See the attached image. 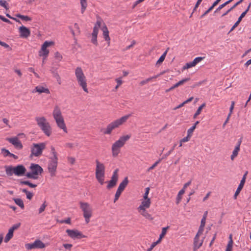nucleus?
Wrapping results in <instances>:
<instances>
[{
    "label": "nucleus",
    "mask_w": 251,
    "mask_h": 251,
    "mask_svg": "<svg viewBox=\"0 0 251 251\" xmlns=\"http://www.w3.org/2000/svg\"><path fill=\"white\" fill-rule=\"evenodd\" d=\"M46 148L45 143H40L38 144H33L32 147L31 149V153L30 157L32 156H40L43 152V151Z\"/></svg>",
    "instance_id": "nucleus-8"
},
{
    "label": "nucleus",
    "mask_w": 251,
    "mask_h": 251,
    "mask_svg": "<svg viewBox=\"0 0 251 251\" xmlns=\"http://www.w3.org/2000/svg\"><path fill=\"white\" fill-rule=\"evenodd\" d=\"M131 137V134H127L120 137L118 140L116 141L112 146V155L114 157L117 156L120 151V148L123 147L126 142Z\"/></svg>",
    "instance_id": "nucleus-4"
},
{
    "label": "nucleus",
    "mask_w": 251,
    "mask_h": 251,
    "mask_svg": "<svg viewBox=\"0 0 251 251\" xmlns=\"http://www.w3.org/2000/svg\"><path fill=\"white\" fill-rule=\"evenodd\" d=\"M151 203L150 199H144L141 202V205L138 208V210H144L149 208Z\"/></svg>",
    "instance_id": "nucleus-19"
},
{
    "label": "nucleus",
    "mask_w": 251,
    "mask_h": 251,
    "mask_svg": "<svg viewBox=\"0 0 251 251\" xmlns=\"http://www.w3.org/2000/svg\"><path fill=\"white\" fill-rule=\"evenodd\" d=\"M169 50V48H168L162 54V55L160 57L159 59L156 62V65L161 64L164 60L166 54L167 53L168 50Z\"/></svg>",
    "instance_id": "nucleus-31"
},
{
    "label": "nucleus",
    "mask_w": 251,
    "mask_h": 251,
    "mask_svg": "<svg viewBox=\"0 0 251 251\" xmlns=\"http://www.w3.org/2000/svg\"><path fill=\"white\" fill-rule=\"evenodd\" d=\"M244 184H245V183H244L243 182L240 181V183L239 185H238V187L233 196V198L234 200H236L237 199V196L239 194V193H240V191L243 189Z\"/></svg>",
    "instance_id": "nucleus-27"
},
{
    "label": "nucleus",
    "mask_w": 251,
    "mask_h": 251,
    "mask_svg": "<svg viewBox=\"0 0 251 251\" xmlns=\"http://www.w3.org/2000/svg\"><path fill=\"white\" fill-rule=\"evenodd\" d=\"M104 176L105 172H96V178L100 185H103L104 183Z\"/></svg>",
    "instance_id": "nucleus-21"
},
{
    "label": "nucleus",
    "mask_w": 251,
    "mask_h": 251,
    "mask_svg": "<svg viewBox=\"0 0 251 251\" xmlns=\"http://www.w3.org/2000/svg\"><path fill=\"white\" fill-rule=\"evenodd\" d=\"M16 16L18 18L21 19L22 20H25V21H31V18L28 16H25L21 15L20 14H17L16 15Z\"/></svg>",
    "instance_id": "nucleus-36"
},
{
    "label": "nucleus",
    "mask_w": 251,
    "mask_h": 251,
    "mask_svg": "<svg viewBox=\"0 0 251 251\" xmlns=\"http://www.w3.org/2000/svg\"><path fill=\"white\" fill-rule=\"evenodd\" d=\"M13 200L15 203L20 206L22 209H24L25 208L24 202L22 199L19 198H14Z\"/></svg>",
    "instance_id": "nucleus-30"
},
{
    "label": "nucleus",
    "mask_w": 251,
    "mask_h": 251,
    "mask_svg": "<svg viewBox=\"0 0 251 251\" xmlns=\"http://www.w3.org/2000/svg\"><path fill=\"white\" fill-rule=\"evenodd\" d=\"M203 230H204V227H201V226H200L199 228V230H198V232H197V233L196 234L197 237L198 236H200V235H201L202 233V232L203 231Z\"/></svg>",
    "instance_id": "nucleus-58"
},
{
    "label": "nucleus",
    "mask_w": 251,
    "mask_h": 251,
    "mask_svg": "<svg viewBox=\"0 0 251 251\" xmlns=\"http://www.w3.org/2000/svg\"><path fill=\"white\" fill-rule=\"evenodd\" d=\"M81 5V13L83 14L87 7V0H80Z\"/></svg>",
    "instance_id": "nucleus-29"
},
{
    "label": "nucleus",
    "mask_w": 251,
    "mask_h": 251,
    "mask_svg": "<svg viewBox=\"0 0 251 251\" xmlns=\"http://www.w3.org/2000/svg\"><path fill=\"white\" fill-rule=\"evenodd\" d=\"M1 153L3 154V155L4 157L9 156L11 153L8 150H7L5 148L1 149Z\"/></svg>",
    "instance_id": "nucleus-42"
},
{
    "label": "nucleus",
    "mask_w": 251,
    "mask_h": 251,
    "mask_svg": "<svg viewBox=\"0 0 251 251\" xmlns=\"http://www.w3.org/2000/svg\"><path fill=\"white\" fill-rule=\"evenodd\" d=\"M204 58V57H197L194 59L193 62L196 65L199 62L202 60Z\"/></svg>",
    "instance_id": "nucleus-51"
},
{
    "label": "nucleus",
    "mask_w": 251,
    "mask_h": 251,
    "mask_svg": "<svg viewBox=\"0 0 251 251\" xmlns=\"http://www.w3.org/2000/svg\"><path fill=\"white\" fill-rule=\"evenodd\" d=\"M35 249H43L45 247V244L40 240H36L34 242Z\"/></svg>",
    "instance_id": "nucleus-28"
},
{
    "label": "nucleus",
    "mask_w": 251,
    "mask_h": 251,
    "mask_svg": "<svg viewBox=\"0 0 251 251\" xmlns=\"http://www.w3.org/2000/svg\"><path fill=\"white\" fill-rule=\"evenodd\" d=\"M47 205L46 204V201H44L43 204L41 206L40 208L39 209V213L40 214L42 213L45 210Z\"/></svg>",
    "instance_id": "nucleus-53"
},
{
    "label": "nucleus",
    "mask_w": 251,
    "mask_h": 251,
    "mask_svg": "<svg viewBox=\"0 0 251 251\" xmlns=\"http://www.w3.org/2000/svg\"><path fill=\"white\" fill-rule=\"evenodd\" d=\"M130 116V114L126 115L111 122L107 126L106 128L101 129V131H102L104 134H110L113 130L125 123Z\"/></svg>",
    "instance_id": "nucleus-2"
},
{
    "label": "nucleus",
    "mask_w": 251,
    "mask_h": 251,
    "mask_svg": "<svg viewBox=\"0 0 251 251\" xmlns=\"http://www.w3.org/2000/svg\"><path fill=\"white\" fill-rule=\"evenodd\" d=\"M205 103H203L199 107V108H198L197 110L196 111V113L194 115L193 118L194 119L196 118L199 114H200L202 109L204 108L205 106Z\"/></svg>",
    "instance_id": "nucleus-34"
},
{
    "label": "nucleus",
    "mask_w": 251,
    "mask_h": 251,
    "mask_svg": "<svg viewBox=\"0 0 251 251\" xmlns=\"http://www.w3.org/2000/svg\"><path fill=\"white\" fill-rule=\"evenodd\" d=\"M51 156L49 158L50 160L48 165V169L49 172L50 173V176H55L58 164V158L57 153L53 146L51 147Z\"/></svg>",
    "instance_id": "nucleus-1"
},
{
    "label": "nucleus",
    "mask_w": 251,
    "mask_h": 251,
    "mask_svg": "<svg viewBox=\"0 0 251 251\" xmlns=\"http://www.w3.org/2000/svg\"><path fill=\"white\" fill-rule=\"evenodd\" d=\"M238 153H237L236 151H234L232 152V154H231L230 156V158L231 160H233L234 158L238 155Z\"/></svg>",
    "instance_id": "nucleus-63"
},
{
    "label": "nucleus",
    "mask_w": 251,
    "mask_h": 251,
    "mask_svg": "<svg viewBox=\"0 0 251 251\" xmlns=\"http://www.w3.org/2000/svg\"><path fill=\"white\" fill-rule=\"evenodd\" d=\"M29 168L31 170V172H28L25 175V176L28 178L37 179V176L41 175L43 172V168L37 164L31 163Z\"/></svg>",
    "instance_id": "nucleus-6"
},
{
    "label": "nucleus",
    "mask_w": 251,
    "mask_h": 251,
    "mask_svg": "<svg viewBox=\"0 0 251 251\" xmlns=\"http://www.w3.org/2000/svg\"><path fill=\"white\" fill-rule=\"evenodd\" d=\"M202 0H197V2L195 5V7L193 10V12L190 16V17H192L193 13L197 10V9L198 8V7H199V6L201 4V2Z\"/></svg>",
    "instance_id": "nucleus-47"
},
{
    "label": "nucleus",
    "mask_w": 251,
    "mask_h": 251,
    "mask_svg": "<svg viewBox=\"0 0 251 251\" xmlns=\"http://www.w3.org/2000/svg\"><path fill=\"white\" fill-rule=\"evenodd\" d=\"M185 193V190H181L179 191V192H178V194H177V197H176V203L177 204H178L181 199H182V197L181 196Z\"/></svg>",
    "instance_id": "nucleus-33"
},
{
    "label": "nucleus",
    "mask_w": 251,
    "mask_h": 251,
    "mask_svg": "<svg viewBox=\"0 0 251 251\" xmlns=\"http://www.w3.org/2000/svg\"><path fill=\"white\" fill-rule=\"evenodd\" d=\"M6 174L8 176H12L13 174L17 176H25L26 169L25 167L22 164L18 165L15 167L12 166H5Z\"/></svg>",
    "instance_id": "nucleus-3"
},
{
    "label": "nucleus",
    "mask_w": 251,
    "mask_h": 251,
    "mask_svg": "<svg viewBox=\"0 0 251 251\" xmlns=\"http://www.w3.org/2000/svg\"><path fill=\"white\" fill-rule=\"evenodd\" d=\"M164 73H165V72L163 71V72H161L160 74H159L156 75L148 78L147 79H146V81L148 83V82L150 81L152 79H155V78H157L158 77H159V76L163 75L164 74Z\"/></svg>",
    "instance_id": "nucleus-41"
},
{
    "label": "nucleus",
    "mask_w": 251,
    "mask_h": 251,
    "mask_svg": "<svg viewBox=\"0 0 251 251\" xmlns=\"http://www.w3.org/2000/svg\"><path fill=\"white\" fill-rule=\"evenodd\" d=\"M169 228V226H167L165 227H163L162 229L161 233L160 234L159 237L160 238H162L166 234L167 230Z\"/></svg>",
    "instance_id": "nucleus-45"
},
{
    "label": "nucleus",
    "mask_w": 251,
    "mask_h": 251,
    "mask_svg": "<svg viewBox=\"0 0 251 251\" xmlns=\"http://www.w3.org/2000/svg\"><path fill=\"white\" fill-rule=\"evenodd\" d=\"M26 198L29 200H31L33 196V194L30 192H28L27 193V194H26Z\"/></svg>",
    "instance_id": "nucleus-61"
},
{
    "label": "nucleus",
    "mask_w": 251,
    "mask_h": 251,
    "mask_svg": "<svg viewBox=\"0 0 251 251\" xmlns=\"http://www.w3.org/2000/svg\"><path fill=\"white\" fill-rule=\"evenodd\" d=\"M233 245V241H229L226 251H231Z\"/></svg>",
    "instance_id": "nucleus-48"
},
{
    "label": "nucleus",
    "mask_w": 251,
    "mask_h": 251,
    "mask_svg": "<svg viewBox=\"0 0 251 251\" xmlns=\"http://www.w3.org/2000/svg\"><path fill=\"white\" fill-rule=\"evenodd\" d=\"M91 42L95 45L96 46L98 45V41H97V36H92Z\"/></svg>",
    "instance_id": "nucleus-57"
},
{
    "label": "nucleus",
    "mask_w": 251,
    "mask_h": 251,
    "mask_svg": "<svg viewBox=\"0 0 251 251\" xmlns=\"http://www.w3.org/2000/svg\"><path fill=\"white\" fill-rule=\"evenodd\" d=\"M226 5L224 3L222 4H221L220 5H219V6L216 9V10L215 11V13H216V12H218V11H219L220 10H221L223 8H224L225 6H226Z\"/></svg>",
    "instance_id": "nucleus-62"
},
{
    "label": "nucleus",
    "mask_w": 251,
    "mask_h": 251,
    "mask_svg": "<svg viewBox=\"0 0 251 251\" xmlns=\"http://www.w3.org/2000/svg\"><path fill=\"white\" fill-rule=\"evenodd\" d=\"M203 240L199 242V236L197 238V235H196L194 239V251H196L199 249L201 246Z\"/></svg>",
    "instance_id": "nucleus-23"
},
{
    "label": "nucleus",
    "mask_w": 251,
    "mask_h": 251,
    "mask_svg": "<svg viewBox=\"0 0 251 251\" xmlns=\"http://www.w3.org/2000/svg\"><path fill=\"white\" fill-rule=\"evenodd\" d=\"M128 183V180L127 177H126L120 183L118 188V190L123 192L125 188L126 187Z\"/></svg>",
    "instance_id": "nucleus-26"
},
{
    "label": "nucleus",
    "mask_w": 251,
    "mask_h": 251,
    "mask_svg": "<svg viewBox=\"0 0 251 251\" xmlns=\"http://www.w3.org/2000/svg\"><path fill=\"white\" fill-rule=\"evenodd\" d=\"M118 171L119 170L117 169L114 171L110 180L108 182V183L106 186L107 189H111L116 185L118 180Z\"/></svg>",
    "instance_id": "nucleus-10"
},
{
    "label": "nucleus",
    "mask_w": 251,
    "mask_h": 251,
    "mask_svg": "<svg viewBox=\"0 0 251 251\" xmlns=\"http://www.w3.org/2000/svg\"><path fill=\"white\" fill-rule=\"evenodd\" d=\"M6 140L9 141L11 144L13 145L15 148L21 149L23 148V145L21 141L19 140L18 138L15 137L14 138H8Z\"/></svg>",
    "instance_id": "nucleus-12"
},
{
    "label": "nucleus",
    "mask_w": 251,
    "mask_h": 251,
    "mask_svg": "<svg viewBox=\"0 0 251 251\" xmlns=\"http://www.w3.org/2000/svg\"><path fill=\"white\" fill-rule=\"evenodd\" d=\"M139 211H141V214L147 219H152L151 218V215L148 212V211L144 209V210H138Z\"/></svg>",
    "instance_id": "nucleus-37"
},
{
    "label": "nucleus",
    "mask_w": 251,
    "mask_h": 251,
    "mask_svg": "<svg viewBox=\"0 0 251 251\" xmlns=\"http://www.w3.org/2000/svg\"><path fill=\"white\" fill-rule=\"evenodd\" d=\"M37 125L40 127L46 135L50 136L51 133V128L49 122L44 117H36Z\"/></svg>",
    "instance_id": "nucleus-5"
},
{
    "label": "nucleus",
    "mask_w": 251,
    "mask_h": 251,
    "mask_svg": "<svg viewBox=\"0 0 251 251\" xmlns=\"http://www.w3.org/2000/svg\"><path fill=\"white\" fill-rule=\"evenodd\" d=\"M213 8L211 6L201 16V18H202L204 17L206 15H207L209 12H210Z\"/></svg>",
    "instance_id": "nucleus-56"
},
{
    "label": "nucleus",
    "mask_w": 251,
    "mask_h": 251,
    "mask_svg": "<svg viewBox=\"0 0 251 251\" xmlns=\"http://www.w3.org/2000/svg\"><path fill=\"white\" fill-rule=\"evenodd\" d=\"M20 183L21 184H24V185H28V186H29L31 188H35L37 186V185L34 184L27 180H25V181L21 180V181H20Z\"/></svg>",
    "instance_id": "nucleus-35"
},
{
    "label": "nucleus",
    "mask_w": 251,
    "mask_h": 251,
    "mask_svg": "<svg viewBox=\"0 0 251 251\" xmlns=\"http://www.w3.org/2000/svg\"><path fill=\"white\" fill-rule=\"evenodd\" d=\"M196 65L194 63V62L193 61L192 62H188V63H187L185 65H184L182 69L183 70H186V69H188L189 68H190L191 67H194Z\"/></svg>",
    "instance_id": "nucleus-38"
},
{
    "label": "nucleus",
    "mask_w": 251,
    "mask_h": 251,
    "mask_svg": "<svg viewBox=\"0 0 251 251\" xmlns=\"http://www.w3.org/2000/svg\"><path fill=\"white\" fill-rule=\"evenodd\" d=\"M101 30L103 32V38L104 40L107 42L108 46H109L110 43V38L109 36V31L108 28L104 23H103V26L102 27Z\"/></svg>",
    "instance_id": "nucleus-14"
},
{
    "label": "nucleus",
    "mask_w": 251,
    "mask_h": 251,
    "mask_svg": "<svg viewBox=\"0 0 251 251\" xmlns=\"http://www.w3.org/2000/svg\"><path fill=\"white\" fill-rule=\"evenodd\" d=\"M80 207L83 211V215L86 223L90 222V219L92 215V209L88 202H79Z\"/></svg>",
    "instance_id": "nucleus-7"
},
{
    "label": "nucleus",
    "mask_w": 251,
    "mask_h": 251,
    "mask_svg": "<svg viewBox=\"0 0 251 251\" xmlns=\"http://www.w3.org/2000/svg\"><path fill=\"white\" fill-rule=\"evenodd\" d=\"M122 193V191H121L118 189L117 190V191H116L115 195V198L114 199V202H115L119 199Z\"/></svg>",
    "instance_id": "nucleus-44"
},
{
    "label": "nucleus",
    "mask_w": 251,
    "mask_h": 251,
    "mask_svg": "<svg viewBox=\"0 0 251 251\" xmlns=\"http://www.w3.org/2000/svg\"><path fill=\"white\" fill-rule=\"evenodd\" d=\"M68 160L71 164H74L75 161V158L73 157H69Z\"/></svg>",
    "instance_id": "nucleus-64"
},
{
    "label": "nucleus",
    "mask_w": 251,
    "mask_h": 251,
    "mask_svg": "<svg viewBox=\"0 0 251 251\" xmlns=\"http://www.w3.org/2000/svg\"><path fill=\"white\" fill-rule=\"evenodd\" d=\"M176 144H175L173 147L172 148V149L169 151L168 152H167L166 153L164 154L162 157L161 158L162 160L166 158L168 155H169L174 150L176 146Z\"/></svg>",
    "instance_id": "nucleus-40"
},
{
    "label": "nucleus",
    "mask_w": 251,
    "mask_h": 251,
    "mask_svg": "<svg viewBox=\"0 0 251 251\" xmlns=\"http://www.w3.org/2000/svg\"><path fill=\"white\" fill-rule=\"evenodd\" d=\"M66 232L68 236L72 239H81L86 237V236L83 235L82 233L78 230L68 229L66 230Z\"/></svg>",
    "instance_id": "nucleus-11"
},
{
    "label": "nucleus",
    "mask_w": 251,
    "mask_h": 251,
    "mask_svg": "<svg viewBox=\"0 0 251 251\" xmlns=\"http://www.w3.org/2000/svg\"><path fill=\"white\" fill-rule=\"evenodd\" d=\"M25 248L27 250H32L33 249H35L34 242L32 244H25Z\"/></svg>",
    "instance_id": "nucleus-54"
},
{
    "label": "nucleus",
    "mask_w": 251,
    "mask_h": 251,
    "mask_svg": "<svg viewBox=\"0 0 251 251\" xmlns=\"http://www.w3.org/2000/svg\"><path fill=\"white\" fill-rule=\"evenodd\" d=\"M149 191H150V188L147 187L145 189V192L144 196H143L144 199H149L148 198V195L149 193Z\"/></svg>",
    "instance_id": "nucleus-55"
},
{
    "label": "nucleus",
    "mask_w": 251,
    "mask_h": 251,
    "mask_svg": "<svg viewBox=\"0 0 251 251\" xmlns=\"http://www.w3.org/2000/svg\"><path fill=\"white\" fill-rule=\"evenodd\" d=\"M56 121V123L57 124V126L60 128L63 129V130L67 133V129L66 126V125L64 123V121L63 119V118H61L60 119H57L55 120Z\"/></svg>",
    "instance_id": "nucleus-18"
},
{
    "label": "nucleus",
    "mask_w": 251,
    "mask_h": 251,
    "mask_svg": "<svg viewBox=\"0 0 251 251\" xmlns=\"http://www.w3.org/2000/svg\"><path fill=\"white\" fill-rule=\"evenodd\" d=\"M75 75L76 79L85 77L84 74L83 72L82 69L80 67H77L75 70Z\"/></svg>",
    "instance_id": "nucleus-25"
},
{
    "label": "nucleus",
    "mask_w": 251,
    "mask_h": 251,
    "mask_svg": "<svg viewBox=\"0 0 251 251\" xmlns=\"http://www.w3.org/2000/svg\"><path fill=\"white\" fill-rule=\"evenodd\" d=\"M13 236V232L11 230L9 229L8 233H7L4 242L7 243Z\"/></svg>",
    "instance_id": "nucleus-32"
},
{
    "label": "nucleus",
    "mask_w": 251,
    "mask_h": 251,
    "mask_svg": "<svg viewBox=\"0 0 251 251\" xmlns=\"http://www.w3.org/2000/svg\"><path fill=\"white\" fill-rule=\"evenodd\" d=\"M0 5L5 8L6 10L9 9L8 4L5 0H0Z\"/></svg>",
    "instance_id": "nucleus-46"
},
{
    "label": "nucleus",
    "mask_w": 251,
    "mask_h": 251,
    "mask_svg": "<svg viewBox=\"0 0 251 251\" xmlns=\"http://www.w3.org/2000/svg\"><path fill=\"white\" fill-rule=\"evenodd\" d=\"M53 45H54L53 41H45L42 45L41 50L39 52V56H44V59H45L49 53V50L47 48Z\"/></svg>",
    "instance_id": "nucleus-9"
},
{
    "label": "nucleus",
    "mask_w": 251,
    "mask_h": 251,
    "mask_svg": "<svg viewBox=\"0 0 251 251\" xmlns=\"http://www.w3.org/2000/svg\"><path fill=\"white\" fill-rule=\"evenodd\" d=\"M58 68L57 67L53 66L50 68V71L52 74L53 76L56 79L58 83L60 85L61 83V80L58 73Z\"/></svg>",
    "instance_id": "nucleus-16"
},
{
    "label": "nucleus",
    "mask_w": 251,
    "mask_h": 251,
    "mask_svg": "<svg viewBox=\"0 0 251 251\" xmlns=\"http://www.w3.org/2000/svg\"><path fill=\"white\" fill-rule=\"evenodd\" d=\"M6 16L8 18H9L10 19H13V20H15L16 22H18L19 23H20V24L21 23V22H20V21L19 19H17V18H15L11 17V15H9L8 13H6Z\"/></svg>",
    "instance_id": "nucleus-60"
},
{
    "label": "nucleus",
    "mask_w": 251,
    "mask_h": 251,
    "mask_svg": "<svg viewBox=\"0 0 251 251\" xmlns=\"http://www.w3.org/2000/svg\"><path fill=\"white\" fill-rule=\"evenodd\" d=\"M78 83L81 86L83 90L86 93H88V90L87 88V83L86 77L82 78L77 79Z\"/></svg>",
    "instance_id": "nucleus-20"
},
{
    "label": "nucleus",
    "mask_w": 251,
    "mask_h": 251,
    "mask_svg": "<svg viewBox=\"0 0 251 251\" xmlns=\"http://www.w3.org/2000/svg\"><path fill=\"white\" fill-rule=\"evenodd\" d=\"M21 37L26 38L30 35V30L26 27L22 25L19 28Z\"/></svg>",
    "instance_id": "nucleus-13"
},
{
    "label": "nucleus",
    "mask_w": 251,
    "mask_h": 251,
    "mask_svg": "<svg viewBox=\"0 0 251 251\" xmlns=\"http://www.w3.org/2000/svg\"><path fill=\"white\" fill-rule=\"evenodd\" d=\"M195 128H196L195 126H193L190 128H189L187 130V135H188V136H191L194 130L195 129Z\"/></svg>",
    "instance_id": "nucleus-52"
},
{
    "label": "nucleus",
    "mask_w": 251,
    "mask_h": 251,
    "mask_svg": "<svg viewBox=\"0 0 251 251\" xmlns=\"http://www.w3.org/2000/svg\"><path fill=\"white\" fill-rule=\"evenodd\" d=\"M161 160H162V159L160 158L159 160H158L157 161H156L148 169V171H150L153 169Z\"/></svg>",
    "instance_id": "nucleus-49"
},
{
    "label": "nucleus",
    "mask_w": 251,
    "mask_h": 251,
    "mask_svg": "<svg viewBox=\"0 0 251 251\" xmlns=\"http://www.w3.org/2000/svg\"><path fill=\"white\" fill-rule=\"evenodd\" d=\"M53 116L55 120L63 118L60 108L56 105L53 111Z\"/></svg>",
    "instance_id": "nucleus-22"
},
{
    "label": "nucleus",
    "mask_w": 251,
    "mask_h": 251,
    "mask_svg": "<svg viewBox=\"0 0 251 251\" xmlns=\"http://www.w3.org/2000/svg\"><path fill=\"white\" fill-rule=\"evenodd\" d=\"M98 32H99L98 27H97L96 26H94V27L93 28V32L92 33V36H97Z\"/></svg>",
    "instance_id": "nucleus-50"
},
{
    "label": "nucleus",
    "mask_w": 251,
    "mask_h": 251,
    "mask_svg": "<svg viewBox=\"0 0 251 251\" xmlns=\"http://www.w3.org/2000/svg\"><path fill=\"white\" fill-rule=\"evenodd\" d=\"M0 19L1 20L4 22H5V23H8L10 24H12V23L8 19L5 18V17H4L3 16H1L0 15Z\"/></svg>",
    "instance_id": "nucleus-59"
},
{
    "label": "nucleus",
    "mask_w": 251,
    "mask_h": 251,
    "mask_svg": "<svg viewBox=\"0 0 251 251\" xmlns=\"http://www.w3.org/2000/svg\"><path fill=\"white\" fill-rule=\"evenodd\" d=\"M96 172H105V166L103 163H100L98 160H96Z\"/></svg>",
    "instance_id": "nucleus-24"
},
{
    "label": "nucleus",
    "mask_w": 251,
    "mask_h": 251,
    "mask_svg": "<svg viewBox=\"0 0 251 251\" xmlns=\"http://www.w3.org/2000/svg\"><path fill=\"white\" fill-rule=\"evenodd\" d=\"M190 77H187V78H185L182 79V80L179 81L178 82H177L176 83L174 84L173 86H172L170 88H169L168 89H166L165 90V92L166 93H168V92H170L171 91H172L174 89L178 87L179 86H181V85H183L184 83L188 81L189 80H190Z\"/></svg>",
    "instance_id": "nucleus-15"
},
{
    "label": "nucleus",
    "mask_w": 251,
    "mask_h": 251,
    "mask_svg": "<svg viewBox=\"0 0 251 251\" xmlns=\"http://www.w3.org/2000/svg\"><path fill=\"white\" fill-rule=\"evenodd\" d=\"M240 4L238 2H237L235 4H234L231 8H230L227 11H226L225 13H224L222 17H224L229 12L231 11L233 9H234L237 5Z\"/></svg>",
    "instance_id": "nucleus-39"
},
{
    "label": "nucleus",
    "mask_w": 251,
    "mask_h": 251,
    "mask_svg": "<svg viewBox=\"0 0 251 251\" xmlns=\"http://www.w3.org/2000/svg\"><path fill=\"white\" fill-rule=\"evenodd\" d=\"M21 224L20 223H17L13 225L9 229L14 232L15 230H16L19 228V227L21 226Z\"/></svg>",
    "instance_id": "nucleus-43"
},
{
    "label": "nucleus",
    "mask_w": 251,
    "mask_h": 251,
    "mask_svg": "<svg viewBox=\"0 0 251 251\" xmlns=\"http://www.w3.org/2000/svg\"><path fill=\"white\" fill-rule=\"evenodd\" d=\"M38 92L39 94L45 93L47 94H50V91L48 88L44 87L43 86L39 85L35 87L32 91V93Z\"/></svg>",
    "instance_id": "nucleus-17"
}]
</instances>
